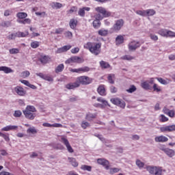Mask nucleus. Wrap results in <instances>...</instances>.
<instances>
[{"mask_svg": "<svg viewBox=\"0 0 175 175\" xmlns=\"http://www.w3.org/2000/svg\"><path fill=\"white\" fill-rule=\"evenodd\" d=\"M12 23L10 21H3L1 23V27H10Z\"/></svg>", "mask_w": 175, "mask_h": 175, "instance_id": "obj_54", "label": "nucleus"}, {"mask_svg": "<svg viewBox=\"0 0 175 175\" xmlns=\"http://www.w3.org/2000/svg\"><path fill=\"white\" fill-rule=\"evenodd\" d=\"M44 80H46V81H53V77L45 75L44 77Z\"/></svg>", "mask_w": 175, "mask_h": 175, "instance_id": "obj_64", "label": "nucleus"}, {"mask_svg": "<svg viewBox=\"0 0 175 175\" xmlns=\"http://www.w3.org/2000/svg\"><path fill=\"white\" fill-rule=\"evenodd\" d=\"M97 116L98 115L96 113H92L91 112H88L86 114L85 120H87L88 121H92V120H94V118H96Z\"/></svg>", "mask_w": 175, "mask_h": 175, "instance_id": "obj_23", "label": "nucleus"}, {"mask_svg": "<svg viewBox=\"0 0 175 175\" xmlns=\"http://www.w3.org/2000/svg\"><path fill=\"white\" fill-rule=\"evenodd\" d=\"M154 91L156 92H162V88L158 85H157V83L154 84Z\"/></svg>", "mask_w": 175, "mask_h": 175, "instance_id": "obj_44", "label": "nucleus"}, {"mask_svg": "<svg viewBox=\"0 0 175 175\" xmlns=\"http://www.w3.org/2000/svg\"><path fill=\"white\" fill-rule=\"evenodd\" d=\"M85 10H86V12H90V8L88 7L80 8L78 12L79 16H80L81 17H84L85 16Z\"/></svg>", "mask_w": 175, "mask_h": 175, "instance_id": "obj_20", "label": "nucleus"}, {"mask_svg": "<svg viewBox=\"0 0 175 175\" xmlns=\"http://www.w3.org/2000/svg\"><path fill=\"white\" fill-rule=\"evenodd\" d=\"M159 34L161 36H167V30L163 29H160L159 31Z\"/></svg>", "mask_w": 175, "mask_h": 175, "instance_id": "obj_45", "label": "nucleus"}, {"mask_svg": "<svg viewBox=\"0 0 175 175\" xmlns=\"http://www.w3.org/2000/svg\"><path fill=\"white\" fill-rule=\"evenodd\" d=\"M79 87L80 86L79 83L77 82V80H76V81L74 83H69L65 85V88L67 90H75V88H79Z\"/></svg>", "mask_w": 175, "mask_h": 175, "instance_id": "obj_16", "label": "nucleus"}, {"mask_svg": "<svg viewBox=\"0 0 175 175\" xmlns=\"http://www.w3.org/2000/svg\"><path fill=\"white\" fill-rule=\"evenodd\" d=\"M160 117H161L160 120L161 121V122H167V121H169V118L165 116V115H161Z\"/></svg>", "mask_w": 175, "mask_h": 175, "instance_id": "obj_56", "label": "nucleus"}, {"mask_svg": "<svg viewBox=\"0 0 175 175\" xmlns=\"http://www.w3.org/2000/svg\"><path fill=\"white\" fill-rule=\"evenodd\" d=\"M91 70V68L88 66H84L79 68H70V72H72V73H87Z\"/></svg>", "mask_w": 175, "mask_h": 175, "instance_id": "obj_9", "label": "nucleus"}, {"mask_svg": "<svg viewBox=\"0 0 175 175\" xmlns=\"http://www.w3.org/2000/svg\"><path fill=\"white\" fill-rule=\"evenodd\" d=\"M160 132H162L163 133L169 132V126H163L160 127Z\"/></svg>", "mask_w": 175, "mask_h": 175, "instance_id": "obj_46", "label": "nucleus"}, {"mask_svg": "<svg viewBox=\"0 0 175 175\" xmlns=\"http://www.w3.org/2000/svg\"><path fill=\"white\" fill-rule=\"evenodd\" d=\"M113 77H114V75H113V76L111 75H109L107 78L109 83H110L111 84H114V80H113Z\"/></svg>", "mask_w": 175, "mask_h": 175, "instance_id": "obj_60", "label": "nucleus"}, {"mask_svg": "<svg viewBox=\"0 0 175 175\" xmlns=\"http://www.w3.org/2000/svg\"><path fill=\"white\" fill-rule=\"evenodd\" d=\"M36 108L33 105H27L25 110H23V114L25 118L27 120H35L36 117Z\"/></svg>", "mask_w": 175, "mask_h": 175, "instance_id": "obj_2", "label": "nucleus"}, {"mask_svg": "<svg viewBox=\"0 0 175 175\" xmlns=\"http://www.w3.org/2000/svg\"><path fill=\"white\" fill-rule=\"evenodd\" d=\"M120 59H123L124 61H132V59H135V57L131 55H125L121 57Z\"/></svg>", "mask_w": 175, "mask_h": 175, "instance_id": "obj_34", "label": "nucleus"}, {"mask_svg": "<svg viewBox=\"0 0 175 175\" xmlns=\"http://www.w3.org/2000/svg\"><path fill=\"white\" fill-rule=\"evenodd\" d=\"M100 66L101 69H109V68H111L109 62H105L103 60L100 62Z\"/></svg>", "mask_w": 175, "mask_h": 175, "instance_id": "obj_25", "label": "nucleus"}, {"mask_svg": "<svg viewBox=\"0 0 175 175\" xmlns=\"http://www.w3.org/2000/svg\"><path fill=\"white\" fill-rule=\"evenodd\" d=\"M97 100L98 102H100V103H102V105L97 104V106H100V107H103L104 106H109V103H107V101L103 99L102 97H98Z\"/></svg>", "mask_w": 175, "mask_h": 175, "instance_id": "obj_24", "label": "nucleus"}, {"mask_svg": "<svg viewBox=\"0 0 175 175\" xmlns=\"http://www.w3.org/2000/svg\"><path fill=\"white\" fill-rule=\"evenodd\" d=\"M77 81L78 84H79V87L80 84H82V85H88V84H91V83H92V78L85 75L81 76L77 78Z\"/></svg>", "mask_w": 175, "mask_h": 175, "instance_id": "obj_4", "label": "nucleus"}, {"mask_svg": "<svg viewBox=\"0 0 175 175\" xmlns=\"http://www.w3.org/2000/svg\"><path fill=\"white\" fill-rule=\"evenodd\" d=\"M95 10L98 13L96 15V18L97 20H103V18L110 17L111 16V13L107 11L106 8L103 7H97L95 8Z\"/></svg>", "mask_w": 175, "mask_h": 175, "instance_id": "obj_3", "label": "nucleus"}, {"mask_svg": "<svg viewBox=\"0 0 175 175\" xmlns=\"http://www.w3.org/2000/svg\"><path fill=\"white\" fill-rule=\"evenodd\" d=\"M17 18H19V20H24V18H27L28 17V14L26 12H18L16 14Z\"/></svg>", "mask_w": 175, "mask_h": 175, "instance_id": "obj_29", "label": "nucleus"}, {"mask_svg": "<svg viewBox=\"0 0 175 175\" xmlns=\"http://www.w3.org/2000/svg\"><path fill=\"white\" fill-rule=\"evenodd\" d=\"M156 79L158 80L159 82H160V83L163 84V85H167V84H169V81H167L162 78L157 77Z\"/></svg>", "mask_w": 175, "mask_h": 175, "instance_id": "obj_42", "label": "nucleus"}, {"mask_svg": "<svg viewBox=\"0 0 175 175\" xmlns=\"http://www.w3.org/2000/svg\"><path fill=\"white\" fill-rule=\"evenodd\" d=\"M53 9H61L62 8V3L58 2H53L51 4Z\"/></svg>", "mask_w": 175, "mask_h": 175, "instance_id": "obj_33", "label": "nucleus"}, {"mask_svg": "<svg viewBox=\"0 0 175 175\" xmlns=\"http://www.w3.org/2000/svg\"><path fill=\"white\" fill-rule=\"evenodd\" d=\"M19 24H23L25 25V24H31V20L29 18H24L23 20H18L17 21Z\"/></svg>", "mask_w": 175, "mask_h": 175, "instance_id": "obj_36", "label": "nucleus"}, {"mask_svg": "<svg viewBox=\"0 0 175 175\" xmlns=\"http://www.w3.org/2000/svg\"><path fill=\"white\" fill-rule=\"evenodd\" d=\"M124 36L119 35L116 38V44L117 46L122 44L124 43Z\"/></svg>", "mask_w": 175, "mask_h": 175, "instance_id": "obj_26", "label": "nucleus"}, {"mask_svg": "<svg viewBox=\"0 0 175 175\" xmlns=\"http://www.w3.org/2000/svg\"><path fill=\"white\" fill-rule=\"evenodd\" d=\"M20 50L18 49L13 48L10 49V54H18Z\"/></svg>", "mask_w": 175, "mask_h": 175, "instance_id": "obj_52", "label": "nucleus"}, {"mask_svg": "<svg viewBox=\"0 0 175 175\" xmlns=\"http://www.w3.org/2000/svg\"><path fill=\"white\" fill-rule=\"evenodd\" d=\"M70 49H72L71 45H65L61 48H58L55 53H56V54H61L62 53H66V51L70 50Z\"/></svg>", "mask_w": 175, "mask_h": 175, "instance_id": "obj_14", "label": "nucleus"}, {"mask_svg": "<svg viewBox=\"0 0 175 175\" xmlns=\"http://www.w3.org/2000/svg\"><path fill=\"white\" fill-rule=\"evenodd\" d=\"M163 170L161 167H154V175H163Z\"/></svg>", "mask_w": 175, "mask_h": 175, "instance_id": "obj_22", "label": "nucleus"}, {"mask_svg": "<svg viewBox=\"0 0 175 175\" xmlns=\"http://www.w3.org/2000/svg\"><path fill=\"white\" fill-rule=\"evenodd\" d=\"M16 38H17V33H12L7 36V39H8V40H14Z\"/></svg>", "mask_w": 175, "mask_h": 175, "instance_id": "obj_41", "label": "nucleus"}, {"mask_svg": "<svg viewBox=\"0 0 175 175\" xmlns=\"http://www.w3.org/2000/svg\"><path fill=\"white\" fill-rule=\"evenodd\" d=\"M135 163L137 166L139 167V169H143V167H144V163L139 159L136 160Z\"/></svg>", "mask_w": 175, "mask_h": 175, "instance_id": "obj_40", "label": "nucleus"}, {"mask_svg": "<svg viewBox=\"0 0 175 175\" xmlns=\"http://www.w3.org/2000/svg\"><path fill=\"white\" fill-rule=\"evenodd\" d=\"M30 46L31 49H38L40 46V42L38 41H33L31 42Z\"/></svg>", "mask_w": 175, "mask_h": 175, "instance_id": "obj_38", "label": "nucleus"}, {"mask_svg": "<svg viewBox=\"0 0 175 175\" xmlns=\"http://www.w3.org/2000/svg\"><path fill=\"white\" fill-rule=\"evenodd\" d=\"M97 163L98 165H102V166H104L107 170L110 169V162L105 159H97Z\"/></svg>", "mask_w": 175, "mask_h": 175, "instance_id": "obj_11", "label": "nucleus"}, {"mask_svg": "<svg viewBox=\"0 0 175 175\" xmlns=\"http://www.w3.org/2000/svg\"><path fill=\"white\" fill-rule=\"evenodd\" d=\"M98 35H100V36H107V31L105 29H100L98 31Z\"/></svg>", "mask_w": 175, "mask_h": 175, "instance_id": "obj_48", "label": "nucleus"}, {"mask_svg": "<svg viewBox=\"0 0 175 175\" xmlns=\"http://www.w3.org/2000/svg\"><path fill=\"white\" fill-rule=\"evenodd\" d=\"M38 61H40L42 65H46V64H49V62L51 61V57L49 55H41L38 58Z\"/></svg>", "mask_w": 175, "mask_h": 175, "instance_id": "obj_12", "label": "nucleus"}, {"mask_svg": "<svg viewBox=\"0 0 175 175\" xmlns=\"http://www.w3.org/2000/svg\"><path fill=\"white\" fill-rule=\"evenodd\" d=\"M161 150L170 158H173V157H174V155H175V152H174V150H173V149H170L169 148H163Z\"/></svg>", "mask_w": 175, "mask_h": 175, "instance_id": "obj_15", "label": "nucleus"}, {"mask_svg": "<svg viewBox=\"0 0 175 175\" xmlns=\"http://www.w3.org/2000/svg\"><path fill=\"white\" fill-rule=\"evenodd\" d=\"M168 117H170V118H174V116H175V111L174 110H170V112H168L167 115Z\"/></svg>", "mask_w": 175, "mask_h": 175, "instance_id": "obj_62", "label": "nucleus"}, {"mask_svg": "<svg viewBox=\"0 0 175 175\" xmlns=\"http://www.w3.org/2000/svg\"><path fill=\"white\" fill-rule=\"evenodd\" d=\"M83 62H84V59L78 56H73L68 59L65 64H83Z\"/></svg>", "mask_w": 175, "mask_h": 175, "instance_id": "obj_5", "label": "nucleus"}, {"mask_svg": "<svg viewBox=\"0 0 175 175\" xmlns=\"http://www.w3.org/2000/svg\"><path fill=\"white\" fill-rule=\"evenodd\" d=\"M100 20H102V19H97L96 18V20H94L93 21V27L96 29H98V28H99L100 27Z\"/></svg>", "mask_w": 175, "mask_h": 175, "instance_id": "obj_32", "label": "nucleus"}, {"mask_svg": "<svg viewBox=\"0 0 175 175\" xmlns=\"http://www.w3.org/2000/svg\"><path fill=\"white\" fill-rule=\"evenodd\" d=\"M65 66L64 64H59L55 68V73H59L64 70Z\"/></svg>", "mask_w": 175, "mask_h": 175, "instance_id": "obj_35", "label": "nucleus"}, {"mask_svg": "<svg viewBox=\"0 0 175 175\" xmlns=\"http://www.w3.org/2000/svg\"><path fill=\"white\" fill-rule=\"evenodd\" d=\"M18 126H17L9 125L2 128L1 131L4 132H9V131H16V129H18Z\"/></svg>", "mask_w": 175, "mask_h": 175, "instance_id": "obj_19", "label": "nucleus"}, {"mask_svg": "<svg viewBox=\"0 0 175 175\" xmlns=\"http://www.w3.org/2000/svg\"><path fill=\"white\" fill-rule=\"evenodd\" d=\"M81 128H83V129H87V128L90 126V124L88 123V122L83 121L81 124Z\"/></svg>", "mask_w": 175, "mask_h": 175, "instance_id": "obj_49", "label": "nucleus"}, {"mask_svg": "<svg viewBox=\"0 0 175 175\" xmlns=\"http://www.w3.org/2000/svg\"><path fill=\"white\" fill-rule=\"evenodd\" d=\"M0 72H4V73H13V70L9 67L0 66Z\"/></svg>", "mask_w": 175, "mask_h": 175, "instance_id": "obj_27", "label": "nucleus"}, {"mask_svg": "<svg viewBox=\"0 0 175 175\" xmlns=\"http://www.w3.org/2000/svg\"><path fill=\"white\" fill-rule=\"evenodd\" d=\"M126 91H127V92H129L130 94H132V92H135V91H136V86L133 85Z\"/></svg>", "mask_w": 175, "mask_h": 175, "instance_id": "obj_55", "label": "nucleus"}, {"mask_svg": "<svg viewBox=\"0 0 175 175\" xmlns=\"http://www.w3.org/2000/svg\"><path fill=\"white\" fill-rule=\"evenodd\" d=\"M154 140L157 143H166L169 139L164 135H160L155 137Z\"/></svg>", "mask_w": 175, "mask_h": 175, "instance_id": "obj_17", "label": "nucleus"}, {"mask_svg": "<svg viewBox=\"0 0 175 175\" xmlns=\"http://www.w3.org/2000/svg\"><path fill=\"white\" fill-rule=\"evenodd\" d=\"M17 38H25L26 36H28L29 35V33L28 31H26L25 32L18 31L16 32Z\"/></svg>", "mask_w": 175, "mask_h": 175, "instance_id": "obj_31", "label": "nucleus"}, {"mask_svg": "<svg viewBox=\"0 0 175 175\" xmlns=\"http://www.w3.org/2000/svg\"><path fill=\"white\" fill-rule=\"evenodd\" d=\"M0 136H1V137H3L4 139V140L5 142H7L8 143H9V142H10V138L9 137L8 133L5 134V133L0 132Z\"/></svg>", "mask_w": 175, "mask_h": 175, "instance_id": "obj_37", "label": "nucleus"}, {"mask_svg": "<svg viewBox=\"0 0 175 175\" xmlns=\"http://www.w3.org/2000/svg\"><path fill=\"white\" fill-rule=\"evenodd\" d=\"M75 12H77V7L72 6L68 11H67V13H68V14H72V13H75Z\"/></svg>", "mask_w": 175, "mask_h": 175, "instance_id": "obj_50", "label": "nucleus"}, {"mask_svg": "<svg viewBox=\"0 0 175 175\" xmlns=\"http://www.w3.org/2000/svg\"><path fill=\"white\" fill-rule=\"evenodd\" d=\"M81 170H87V172H91L92 170V167L90 165H82L81 166Z\"/></svg>", "mask_w": 175, "mask_h": 175, "instance_id": "obj_39", "label": "nucleus"}, {"mask_svg": "<svg viewBox=\"0 0 175 175\" xmlns=\"http://www.w3.org/2000/svg\"><path fill=\"white\" fill-rule=\"evenodd\" d=\"M62 143L66 146L68 152H70L71 154L72 152H75V150H73V148L70 146V144L69 143V141L68 140L67 138H66L65 136H62L61 137V140Z\"/></svg>", "mask_w": 175, "mask_h": 175, "instance_id": "obj_10", "label": "nucleus"}, {"mask_svg": "<svg viewBox=\"0 0 175 175\" xmlns=\"http://www.w3.org/2000/svg\"><path fill=\"white\" fill-rule=\"evenodd\" d=\"M136 14L144 17L146 16V10H137L136 11Z\"/></svg>", "mask_w": 175, "mask_h": 175, "instance_id": "obj_51", "label": "nucleus"}, {"mask_svg": "<svg viewBox=\"0 0 175 175\" xmlns=\"http://www.w3.org/2000/svg\"><path fill=\"white\" fill-rule=\"evenodd\" d=\"M83 47L89 50L93 55H99L102 53V42H88L83 45Z\"/></svg>", "mask_w": 175, "mask_h": 175, "instance_id": "obj_1", "label": "nucleus"}, {"mask_svg": "<svg viewBox=\"0 0 175 175\" xmlns=\"http://www.w3.org/2000/svg\"><path fill=\"white\" fill-rule=\"evenodd\" d=\"M175 131V124L168 126L169 132H174Z\"/></svg>", "mask_w": 175, "mask_h": 175, "instance_id": "obj_63", "label": "nucleus"}, {"mask_svg": "<svg viewBox=\"0 0 175 175\" xmlns=\"http://www.w3.org/2000/svg\"><path fill=\"white\" fill-rule=\"evenodd\" d=\"M27 133H32L33 135H35V133H38V131H36L35 127H31L27 130Z\"/></svg>", "mask_w": 175, "mask_h": 175, "instance_id": "obj_43", "label": "nucleus"}, {"mask_svg": "<svg viewBox=\"0 0 175 175\" xmlns=\"http://www.w3.org/2000/svg\"><path fill=\"white\" fill-rule=\"evenodd\" d=\"M140 46H142L140 42L133 40L129 43L128 49L129 51H136V50H137Z\"/></svg>", "mask_w": 175, "mask_h": 175, "instance_id": "obj_6", "label": "nucleus"}, {"mask_svg": "<svg viewBox=\"0 0 175 175\" xmlns=\"http://www.w3.org/2000/svg\"><path fill=\"white\" fill-rule=\"evenodd\" d=\"M124 22L122 19L117 20L115 24L113 25L112 29L114 32H119L121 31L122 27H124Z\"/></svg>", "mask_w": 175, "mask_h": 175, "instance_id": "obj_7", "label": "nucleus"}, {"mask_svg": "<svg viewBox=\"0 0 175 175\" xmlns=\"http://www.w3.org/2000/svg\"><path fill=\"white\" fill-rule=\"evenodd\" d=\"M146 16H148V17L154 16V10H146Z\"/></svg>", "mask_w": 175, "mask_h": 175, "instance_id": "obj_58", "label": "nucleus"}, {"mask_svg": "<svg viewBox=\"0 0 175 175\" xmlns=\"http://www.w3.org/2000/svg\"><path fill=\"white\" fill-rule=\"evenodd\" d=\"M175 38V32L172 31H167L166 38Z\"/></svg>", "mask_w": 175, "mask_h": 175, "instance_id": "obj_53", "label": "nucleus"}, {"mask_svg": "<svg viewBox=\"0 0 175 175\" xmlns=\"http://www.w3.org/2000/svg\"><path fill=\"white\" fill-rule=\"evenodd\" d=\"M111 102L113 105L119 106V107H121L122 109H125V106L126 105V104H125V101L118 98H111Z\"/></svg>", "mask_w": 175, "mask_h": 175, "instance_id": "obj_8", "label": "nucleus"}, {"mask_svg": "<svg viewBox=\"0 0 175 175\" xmlns=\"http://www.w3.org/2000/svg\"><path fill=\"white\" fill-rule=\"evenodd\" d=\"M69 25L71 29H75L77 27V20L75 18L70 19Z\"/></svg>", "mask_w": 175, "mask_h": 175, "instance_id": "obj_28", "label": "nucleus"}, {"mask_svg": "<svg viewBox=\"0 0 175 175\" xmlns=\"http://www.w3.org/2000/svg\"><path fill=\"white\" fill-rule=\"evenodd\" d=\"M14 92L19 95V96H25L27 92L24 90V88L21 86H16L14 88Z\"/></svg>", "mask_w": 175, "mask_h": 175, "instance_id": "obj_13", "label": "nucleus"}, {"mask_svg": "<svg viewBox=\"0 0 175 175\" xmlns=\"http://www.w3.org/2000/svg\"><path fill=\"white\" fill-rule=\"evenodd\" d=\"M80 51V48L79 47H75L71 49V53L72 54H77Z\"/></svg>", "mask_w": 175, "mask_h": 175, "instance_id": "obj_61", "label": "nucleus"}, {"mask_svg": "<svg viewBox=\"0 0 175 175\" xmlns=\"http://www.w3.org/2000/svg\"><path fill=\"white\" fill-rule=\"evenodd\" d=\"M118 172H120V169L117 167H113L110 169L111 174H114V173H118Z\"/></svg>", "mask_w": 175, "mask_h": 175, "instance_id": "obj_57", "label": "nucleus"}, {"mask_svg": "<svg viewBox=\"0 0 175 175\" xmlns=\"http://www.w3.org/2000/svg\"><path fill=\"white\" fill-rule=\"evenodd\" d=\"M68 159L69 162H70L72 166H74V167H77L79 166V163L76 161V159L73 157H68Z\"/></svg>", "mask_w": 175, "mask_h": 175, "instance_id": "obj_30", "label": "nucleus"}, {"mask_svg": "<svg viewBox=\"0 0 175 175\" xmlns=\"http://www.w3.org/2000/svg\"><path fill=\"white\" fill-rule=\"evenodd\" d=\"M29 75H31L29 71H28V70L23 71L21 75V77L25 79V77H28L29 76Z\"/></svg>", "mask_w": 175, "mask_h": 175, "instance_id": "obj_47", "label": "nucleus"}, {"mask_svg": "<svg viewBox=\"0 0 175 175\" xmlns=\"http://www.w3.org/2000/svg\"><path fill=\"white\" fill-rule=\"evenodd\" d=\"M151 85H152V81H146L141 83V87L144 88V90H150Z\"/></svg>", "mask_w": 175, "mask_h": 175, "instance_id": "obj_18", "label": "nucleus"}, {"mask_svg": "<svg viewBox=\"0 0 175 175\" xmlns=\"http://www.w3.org/2000/svg\"><path fill=\"white\" fill-rule=\"evenodd\" d=\"M22 115H23V113L20 110L15 111L14 113V116H15L16 118L21 117Z\"/></svg>", "mask_w": 175, "mask_h": 175, "instance_id": "obj_59", "label": "nucleus"}, {"mask_svg": "<svg viewBox=\"0 0 175 175\" xmlns=\"http://www.w3.org/2000/svg\"><path fill=\"white\" fill-rule=\"evenodd\" d=\"M97 92H98L99 95H101V96H106V89L105 88V85H100L98 89Z\"/></svg>", "mask_w": 175, "mask_h": 175, "instance_id": "obj_21", "label": "nucleus"}]
</instances>
